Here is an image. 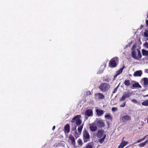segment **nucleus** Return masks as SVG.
<instances>
[{"label":"nucleus","mask_w":148,"mask_h":148,"mask_svg":"<svg viewBox=\"0 0 148 148\" xmlns=\"http://www.w3.org/2000/svg\"><path fill=\"white\" fill-rule=\"evenodd\" d=\"M141 81L143 83L144 87L148 86V78H143L141 79Z\"/></svg>","instance_id":"obj_6"},{"label":"nucleus","mask_w":148,"mask_h":148,"mask_svg":"<svg viewBox=\"0 0 148 148\" xmlns=\"http://www.w3.org/2000/svg\"><path fill=\"white\" fill-rule=\"evenodd\" d=\"M90 130L92 132H95L97 129V127L96 126L91 125L89 127Z\"/></svg>","instance_id":"obj_18"},{"label":"nucleus","mask_w":148,"mask_h":148,"mask_svg":"<svg viewBox=\"0 0 148 148\" xmlns=\"http://www.w3.org/2000/svg\"><path fill=\"white\" fill-rule=\"evenodd\" d=\"M93 145V143L91 142L89 143L87 145H86V147L85 148H92Z\"/></svg>","instance_id":"obj_23"},{"label":"nucleus","mask_w":148,"mask_h":148,"mask_svg":"<svg viewBox=\"0 0 148 148\" xmlns=\"http://www.w3.org/2000/svg\"><path fill=\"white\" fill-rule=\"evenodd\" d=\"M96 112L97 114L99 116H101L105 112V111L103 110H99L98 109H97Z\"/></svg>","instance_id":"obj_13"},{"label":"nucleus","mask_w":148,"mask_h":148,"mask_svg":"<svg viewBox=\"0 0 148 148\" xmlns=\"http://www.w3.org/2000/svg\"><path fill=\"white\" fill-rule=\"evenodd\" d=\"M131 117L130 116L126 115L122 117V120L123 122H126L127 121L130 120Z\"/></svg>","instance_id":"obj_8"},{"label":"nucleus","mask_w":148,"mask_h":148,"mask_svg":"<svg viewBox=\"0 0 148 148\" xmlns=\"http://www.w3.org/2000/svg\"><path fill=\"white\" fill-rule=\"evenodd\" d=\"M94 123L95 125L100 128L103 127L105 126V123L102 120H97Z\"/></svg>","instance_id":"obj_5"},{"label":"nucleus","mask_w":148,"mask_h":148,"mask_svg":"<svg viewBox=\"0 0 148 148\" xmlns=\"http://www.w3.org/2000/svg\"><path fill=\"white\" fill-rule=\"evenodd\" d=\"M142 71L141 70H139L135 72L133 75L135 77H140L142 75Z\"/></svg>","instance_id":"obj_7"},{"label":"nucleus","mask_w":148,"mask_h":148,"mask_svg":"<svg viewBox=\"0 0 148 148\" xmlns=\"http://www.w3.org/2000/svg\"><path fill=\"white\" fill-rule=\"evenodd\" d=\"M125 67L124 66H123V67L122 68V69H121V73H122V70H123V69H124L125 68Z\"/></svg>","instance_id":"obj_43"},{"label":"nucleus","mask_w":148,"mask_h":148,"mask_svg":"<svg viewBox=\"0 0 148 148\" xmlns=\"http://www.w3.org/2000/svg\"><path fill=\"white\" fill-rule=\"evenodd\" d=\"M120 74V69H119V70L116 72V74L114 76V78L113 79H115L117 76Z\"/></svg>","instance_id":"obj_28"},{"label":"nucleus","mask_w":148,"mask_h":148,"mask_svg":"<svg viewBox=\"0 0 148 148\" xmlns=\"http://www.w3.org/2000/svg\"><path fill=\"white\" fill-rule=\"evenodd\" d=\"M103 132L104 131L103 130H99L97 134V136L101 137L103 136Z\"/></svg>","instance_id":"obj_15"},{"label":"nucleus","mask_w":148,"mask_h":148,"mask_svg":"<svg viewBox=\"0 0 148 148\" xmlns=\"http://www.w3.org/2000/svg\"><path fill=\"white\" fill-rule=\"evenodd\" d=\"M76 127L77 126H75V127L73 128L72 129V131L73 132V133L76 138L79 137L77 131Z\"/></svg>","instance_id":"obj_9"},{"label":"nucleus","mask_w":148,"mask_h":148,"mask_svg":"<svg viewBox=\"0 0 148 148\" xmlns=\"http://www.w3.org/2000/svg\"><path fill=\"white\" fill-rule=\"evenodd\" d=\"M144 72L146 73H148V69H145L144 70Z\"/></svg>","instance_id":"obj_42"},{"label":"nucleus","mask_w":148,"mask_h":148,"mask_svg":"<svg viewBox=\"0 0 148 148\" xmlns=\"http://www.w3.org/2000/svg\"><path fill=\"white\" fill-rule=\"evenodd\" d=\"M118 148H120V145L119 146Z\"/></svg>","instance_id":"obj_47"},{"label":"nucleus","mask_w":148,"mask_h":148,"mask_svg":"<svg viewBox=\"0 0 148 148\" xmlns=\"http://www.w3.org/2000/svg\"><path fill=\"white\" fill-rule=\"evenodd\" d=\"M55 127H55V126H54L53 127V128H52V129H53V130L55 129Z\"/></svg>","instance_id":"obj_44"},{"label":"nucleus","mask_w":148,"mask_h":148,"mask_svg":"<svg viewBox=\"0 0 148 148\" xmlns=\"http://www.w3.org/2000/svg\"><path fill=\"white\" fill-rule=\"evenodd\" d=\"M146 23L147 25H148V20H147L146 21Z\"/></svg>","instance_id":"obj_45"},{"label":"nucleus","mask_w":148,"mask_h":148,"mask_svg":"<svg viewBox=\"0 0 148 148\" xmlns=\"http://www.w3.org/2000/svg\"><path fill=\"white\" fill-rule=\"evenodd\" d=\"M130 94L128 92H126L124 93L121 99V101H123L127 97H130Z\"/></svg>","instance_id":"obj_10"},{"label":"nucleus","mask_w":148,"mask_h":148,"mask_svg":"<svg viewBox=\"0 0 148 148\" xmlns=\"http://www.w3.org/2000/svg\"><path fill=\"white\" fill-rule=\"evenodd\" d=\"M105 117L108 119H110L112 120V116H111L109 114L106 115L105 116Z\"/></svg>","instance_id":"obj_25"},{"label":"nucleus","mask_w":148,"mask_h":148,"mask_svg":"<svg viewBox=\"0 0 148 148\" xmlns=\"http://www.w3.org/2000/svg\"><path fill=\"white\" fill-rule=\"evenodd\" d=\"M132 102L134 103H136L137 102V101H136V100L133 99L132 100Z\"/></svg>","instance_id":"obj_40"},{"label":"nucleus","mask_w":148,"mask_h":148,"mask_svg":"<svg viewBox=\"0 0 148 148\" xmlns=\"http://www.w3.org/2000/svg\"><path fill=\"white\" fill-rule=\"evenodd\" d=\"M147 136V135L146 136L144 137H143V138H142L141 139H139L137 141V142H136L135 143H140V142L144 140L145 139L146 137V136Z\"/></svg>","instance_id":"obj_32"},{"label":"nucleus","mask_w":148,"mask_h":148,"mask_svg":"<svg viewBox=\"0 0 148 148\" xmlns=\"http://www.w3.org/2000/svg\"><path fill=\"white\" fill-rule=\"evenodd\" d=\"M143 46L146 49H148V42H146L143 43Z\"/></svg>","instance_id":"obj_34"},{"label":"nucleus","mask_w":148,"mask_h":148,"mask_svg":"<svg viewBox=\"0 0 148 148\" xmlns=\"http://www.w3.org/2000/svg\"><path fill=\"white\" fill-rule=\"evenodd\" d=\"M103 70H101V71H99L98 72L99 73H99V74H101V73H103Z\"/></svg>","instance_id":"obj_41"},{"label":"nucleus","mask_w":148,"mask_h":148,"mask_svg":"<svg viewBox=\"0 0 148 148\" xmlns=\"http://www.w3.org/2000/svg\"><path fill=\"white\" fill-rule=\"evenodd\" d=\"M64 132L65 133H68L70 132V126L69 124H66L64 127Z\"/></svg>","instance_id":"obj_12"},{"label":"nucleus","mask_w":148,"mask_h":148,"mask_svg":"<svg viewBox=\"0 0 148 148\" xmlns=\"http://www.w3.org/2000/svg\"><path fill=\"white\" fill-rule=\"evenodd\" d=\"M85 115L88 116H92L93 115V112L91 110L88 109L85 111Z\"/></svg>","instance_id":"obj_14"},{"label":"nucleus","mask_w":148,"mask_h":148,"mask_svg":"<svg viewBox=\"0 0 148 148\" xmlns=\"http://www.w3.org/2000/svg\"><path fill=\"white\" fill-rule=\"evenodd\" d=\"M83 125L84 124L83 123L81 125H78L79 126L78 127L77 130L79 134H80L82 132V131L83 127Z\"/></svg>","instance_id":"obj_19"},{"label":"nucleus","mask_w":148,"mask_h":148,"mask_svg":"<svg viewBox=\"0 0 148 148\" xmlns=\"http://www.w3.org/2000/svg\"><path fill=\"white\" fill-rule=\"evenodd\" d=\"M69 138L71 140L72 144L74 145L75 144V140L74 136L72 135H70Z\"/></svg>","instance_id":"obj_16"},{"label":"nucleus","mask_w":148,"mask_h":148,"mask_svg":"<svg viewBox=\"0 0 148 148\" xmlns=\"http://www.w3.org/2000/svg\"><path fill=\"white\" fill-rule=\"evenodd\" d=\"M77 143L79 145H80L81 146H82L83 143L82 140L80 139L79 138L78 140Z\"/></svg>","instance_id":"obj_33"},{"label":"nucleus","mask_w":148,"mask_h":148,"mask_svg":"<svg viewBox=\"0 0 148 148\" xmlns=\"http://www.w3.org/2000/svg\"><path fill=\"white\" fill-rule=\"evenodd\" d=\"M83 139L84 143H86L90 140V136L88 132L85 129L83 132Z\"/></svg>","instance_id":"obj_3"},{"label":"nucleus","mask_w":148,"mask_h":148,"mask_svg":"<svg viewBox=\"0 0 148 148\" xmlns=\"http://www.w3.org/2000/svg\"><path fill=\"white\" fill-rule=\"evenodd\" d=\"M142 52L143 56H147L148 55V51L144 49H142Z\"/></svg>","instance_id":"obj_24"},{"label":"nucleus","mask_w":148,"mask_h":148,"mask_svg":"<svg viewBox=\"0 0 148 148\" xmlns=\"http://www.w3.org/2000/svg\"><path fill=\"white\" fill-rule=\"evenodd\" d=\"M125 84L127 86H128L130 85V83L129 80H126L124 81Z\"/></svg>","instance_id":"obj_26"},{"label":"nucleus","mask_w":148,"mask_h":148,"mask_svg":"<svg viewBox=\"0 0 148 148\" xmlns=\"http://www.w3.org/2000/svg\"><path fill=\"white\" fill-rule=\"evenodd\" d=\"M109 66L110 67H115L116 66V64L115 60H112L109 62Z\"/></svg>","instance_id":"obj_11"},{"label":"nucleus","mask_w":148,"mask_h":148,"mask_svg":"<svg viewBox=\"0 0 148 148\" xmlns=\"http://www.w3.org/2000/svg\"><path fill=\"white\" fill-rule=\"evenodd\" d=\"M96 95L98 96V98L99 99H103L104 98V95H103V94L100 93H97L96 94Z\"/></svg>","instance_id":"obj_20"},{"label":"nucleus","mask_w":148,"mask_h":148,"mask_svg":"<svg viewBox=\"0 0 148 148\" xmlns=\"http://www.w3.org/2000/svg\"><path fill=\"white\" fill-rule=\"evenodd\" d=\"M120 84V83L119 84V85L114 89V91H113V93H115L116 92V91L117 90V89H118V87L119 86V85Z\"/></svg>","instance_id":"obj_35"},{"label":"nucleus","mask_w":148,"mask_h":148,"mask_svg":"<svg viewBox=\"0 0 148 148\" xmlns=\"http://www.w3.org/2000/svg\"><path fill=\"white\" fill-rule=\"evenodd\" d=\"M110 80V79L108 77H106V78H104L103 79V81L106 82H109Z\"/></svg>","instance_id":"obj_27"},{"label":"nucleus","mask_w":148,"mask_h":148,"mask_svg":"<svg viewBox=\"0 0 148 148\" xmlns=\"http://www.w3.org/2000/svg\"><path fill=\"white\" fill-rule=\"evenodd\" d=\"M124 137L123 138L122 140V143H121V148H123L124 146L126 145L128 143V142H126L124 140Z\"/></svg>","instance_id":"obj_17"},{"label":"nucleus","mask_w":148,"mask_h":148,"mask_svg":"<svg viewBox=\"0 0 148 148\" xmlns=\"http://www.w3.org/2000/svg\"><path fill=\"white\" fill-rule=\"evenodd\" d=\"M148 140H147L144 142L139 144L138 146L140 147H144L147 143Z\"/></svg>","instance_id":"obj_21"},{"label":"nucleus","mask_w":148,"mask_h":148,"mask_svg":"<svg viewBox=\"0 0 148 148\" xmlns=\"http://www.w3.org/2000/svg\"><path fill=\"white\" fill-rule=\"evenodd\" d=\"M110 88L109 84L108 83H101L99 87V89L103 92H107Z\"/></svg>","instance_id":"obj_2"},{"label":"nucleus","mask_w":148,"mask_h":148,"mask_svg":"<svg viewBox=\"0 0 148 148\" xmlns=\"http://www.w3.org/2000/svg\"><path fill=\"white\" fill-rule=\"evenodd\" d=\"M106 135H105L102 138L99 139V142L101 143H102L104 141V140L106 137Z\"/></svg>","instance_id":"obj_31"},{"label":"nucleus","mask_w":148,"mask_h":148,"mask_svg":"<svg viewBox=\"0 0 148 148\" xmlns=\"http://www.w3.org/2000/svg\"><path fill=\"white\" fill-rule=\"evenodd\" d=\"M144 96V97H148V94L147 95H145V96Z\"/></svg>","instance_id":"obj_46"},{"label":"nucleus","mask_w":148,"mask_h":148,"mask_svg":"<svg viewBox=\"0 0 148 148\" xmlns=\"http://www.w3.org/2000/svg\"><path fill=\"white\" fill-rule=\"evenodd\" d=\"M91 92L89 90H88L86 92V95H90Z\"/></svg>","instance_id":"obj_37"},{"label":"nucleus","mask_w":148,"mask_h":148,"mask_svg":"<svg viewBox=\"0 0 148 148\" xmlns=\"http://www.w3.org/2000/svg\"><path fill=\"white\" fill-rule=\"evenodd\" d=\"M125 102H124L123 103V104L122 105H121V107H124L125 106Z\"/></svg>","instance_id":"obj_39"},{"label":"nucleus","mask_w":148,"mask_h":148,"mask_svg":"<svg viewBox=\"0 0 148 148\" xmlns=\"http://www.w3.org/2000/svg\"><path fill=\"white\" fill-rule=\"evenodd\" d=\"M144 36L146 37H148V30L145 31L144 33ZM146 40L148 41V38H147Z\"/></svg>","instance_id":"obj_29"},{"label":"nucleus","mask_w":148,"mask_h":148,"mask_svg":"<svg viewBox=\"0 0 148 148\" xmlns=\"http://www.w3.org/2000/svg\"><path fill=\"white\" fill-rule=\"evenodd\" d=\"M132 57L135 59L140 60L142 58L140 51L138 49H135L132 53Z\"/></svg>","instance_id":"obj_1"},{"label":"nucleus","mask_w":148,"mask_h":148,"mask_svg":"<svg viewBox=\"0 0 148 148\" xmlns=\"http://www.w3.org/2000/svg\"><path fill=\"white\" fill-rule=\"evenodd\" d=\"M81 116V115H76L72 119L71 121V123H75L77 125H79L82 123V121L80 119Z\"/></svg>","instance_id":"obj_4"},{"label":"nucleus","mask_w":148,"mask_h":148,"mask_svg":"<svg viewBox=\"0 0 148 148\" xmlns=\"http://www.w3.org/2000/svg\"><path fill=\"white\" fill-rule=\"evenodd\" d=\"M132 86L134 88H141V86L139 84L138 82H135L132 84Z\"/></svg>","instance_id":"obj_22"},{"label":"nucleus","mask_w":148,"mask_h":148,"mask_svg":"<svg viewBox=\"0 0 148 148\" xmlns=\"http://www.w3.org/2000/svg\"><path fill=\"white\" fill-rule=\"evenodd\" d=\"M142 105L144 106H148V100L144 101L142 103Z\"/></svg>","instance_id":"obj_30"},{"label":"nucleus","mask_w":148,"mask_h":148,"mask_svg":"<svg viewBox=\"0 0 148 148\" xmlns=\"http://www.w3.org/2000/svg\"><path fill=\"white\" fill-rule=\"evenodd\" d=\"M136 48V46L135 45H133L131 49L133 50V51L134 50L135 48Z\"/></svg>","instance_id":"obj_38"},{"label":"nucleus","mask_w":148,"mask_h":148,"mask_svg":"<svg viewBox=\"0 0 148 148\" xmlns=\"http://www.w3.org/2000/svg\"><path fill=\"white\" fill-rule=\"evenodd\" d=\"M118 110L117 107H113L112 108V110L113 112H115Z\"/></svg>","instance_id":"obj_36"}]
</instances>
